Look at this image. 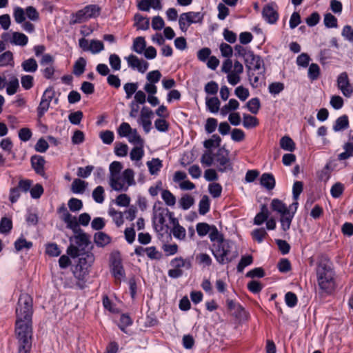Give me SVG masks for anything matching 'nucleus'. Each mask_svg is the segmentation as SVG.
I'll use <instances>...</instances> for the list:
<instances>
[{
  "mask_svg": "<svg viewBox=\"0 0 353 353\" xmlns=\"http://www.w3.org/2000/svg\"><path fill=\"white\" fill-rule=\"evenodd\" d=\"M74 277L77 279L76 285L79 289H83L85 287V276L87 272L83 270V267L77 265L73 272Z\"/></svg>",
  "mask_w": 353,
  "mask_h": 353,
  "instance_id": "obj_19",
  "label": "nucleus"
},
{
  "mask_svg": "<svg viewBox=\"0 0 353 353\" xmlns=\"http://www.w3.org/2000/svg\"><path fill=\"white\" fill-rule=\"evenodd\" d=\"M94 201L97 203H102L105 200V190L104 188L99 185L94 189L92 194Z\"/></svg>",
  "mask_w": 353,
  "mask_h": 353,
  "instance_id": "obj_42",
  "label": "nucleus"
},
{
  "mask_svg": "<svg viewBox=\"0 0 353 353\" xmlns=\"http://www.w3.org/2000/svg\"><path fill=\"white\" fill-rule=\"evenodd\" d=\"M221 142V137L217 134H213L210 139L203 142V145L206 149L210 150L214 147H219Z\"/></svg>",
  "mask_w": 353,
  "mask_h": 353,
  "instance_id": "obj_45",
  "label": "nucleus"
},
{
  "mask_svg": "<svg viewBox=\"0 0 353 353\" xmlns=\"http://www.w3.org/2000/svg\"><path fill=\"white\" fill-rule=\"evenodd\" d=\"M33 301L28 294H21L16 308L15 335L18 353H30L32 340Z\"/></svg>",
  "mask_w": 353,
  "mask_h": 353,
  "instance_id": "obj_1",
  "label": "nucleus"
},
{
  "mask_svg": "<svg viewBox=\"0 0 353 353\" xmlns=\"http://www.w3.org/2000/svg\"><path fill=\"white\" fill-rule=\"evenodd\" d=\"M170 224L172 225L171 232L173 236L179 241H184L186 237V230L179 224V220L176 218L172 219V222Z\"/></svg>",
  "mask_w": 353,
  "mask_h": 353,
  "instance_id": "obj_16",
  "label": "nucleus"
},
{
  "mask_svg": "<svg viewBox=\"0 0 353 353\" xmlns=\"http://www.w3.org/2000/svg\"><path fill=\"white\" fill-rule=\"evenodd\" d=\"M86 65V61L84 58L80 57L74 65L73 72L76 76H80L84 72Z\"/></svg>",
  "mask_w": 353,
  "mask_h": 353,
  "instance_id": "obj_53",
  "label": "nucleus"
},
{
  "mask_svg": "<svg viewBox=\"0 0 353 353\" xmlns=\"http://www.w3.org/2000/svg\"><path fill=\"white\" fill-rule=\"evenodd\" d=\"M212 252L216 261L221 265L229 263L239 256L235 244L226 239L219 243H214Z\"/></svg>",
  "mask_w": 353,
  "mask_h": 353,
  "instance_id": "obj_3",
  "label": "nucleus"
},
{
  "mask_svg": "<svg viewBox=\"0 0 353 353\" xmlns=\"http://www.w3.org/2000/svg\"><path fill=\"white\" fill-rule=\"evenodd\" d=\"M259 125V121L256 117L248 114L243 115V125L247 129L256 127Z\"/></svg>",
  "mask_w": 353,
  "mask_h": 353,
  "instance_id": "obj_37",
  "label": "nucleus"
},
{
  "mask_svg": "<svg viewBox=\"0 0 353 353\" xmlns=\"http://www.w3.org/2000/svg\"><path fill=\"white\" fill-rule=\"evenodd\" d=\"M221 71L228 74V83L235 85L241 81L240 75L243 72V66L239 61H235L233 64L232 60L228 58L223 62Z\"/></svg>",
  "mask_w": 353,
  "mask_h": 353,
  "instance_id": "obj_5",
  "label": "nucleus"
},
{
  "mask_svg": "<svg viewBox=\"0 0 353 353\" xmlns=\"http://www.w3.org/2000/svg\"><path fill=\"white\" fill-rule=\"evenodd\" d=\"M19 88V80L17 77H14L10 79L7 85L6 92L8 95H13L17 92Z\"/></svg>",
  "mask_w": 353,
  "mask_h": 353,
  "instance_id": "obj_55",
  "label": "nucleus"
},
{
  "mask_svg": "<svg viewBox=\"0 0 353 353\" xmlns=\"http://www.w3.org/2000/svg\"><path fill=\"white\" fill-rule=\"evenodd\" d=\"M21 68L24 72L33 73L38 69V64L34 58H29L21 63Z\"/></svg>",
  "mask_w": 353,
  "mask_h": 353,
  "instance_id": "obj_28",
  "label": "nucleus"
},
{
  "mask_svg": "<svg viewBox=\"0 0 353 353\" xmlns=\"http://www.w3.org/2000/svg\"><path fill=\"white\" fill-rule=\"evenodd\" d=\"M294 216V212H290L281 216V227L283 231L285 232L290 229Z\"/></svg>",
  "mask_w": 353,
  "mask_h": 353,
  "instance_id": "obj_32",
  "label": "nucleus"
},
{
  "mask_svg": "<svg viewBox=\"0 0 353 353\" xmlns=\"http://www.w3.org/2000/svg\"><path fill=\"white\" fill-rule=\"evenodd\" d=\"M108 214L112 218L113 221L117 227L121 226L123 223V214L121 212L116 210L114 208L110 207Z\"/></svg>",
  "mask_w": 353,
  "mask_h": 353,
  "instance_id": "obj_33",
  "label": "nucleus"
},
{
  "mask_svg": "<svg viewBox=\"0 0 353 353\" xmlns=\"http://www.w3.org/2000/svg\"><path fill=\"white\" fill-rule=\"evenodd\" d=\"M209 238L214 243H219L225 240L223 234H221L214 225H212V228L209 233Z\"/></svg>",
  "mask_w": 353,
  "mask_h": 353,
  "instance_id": "obj_39",
  "label": "nucleus"
},
{
  "mask_svg": "<svg viewBox=\"0 0 353 353\" xmlns=\"http://www.w3.org/2000/svg\"><path fill=\"white\" fill-rule=\"evenodd\" d=\"M191 24L192 22L187 12L182 13L179 19V25L181 31L186 32Z\"/></svg>",
  "mask_w": 353,
  "mask_h": 353,
  "instance_id": "obj_46",
  "label": "nucleus"
},
{
  "mask_svg": "<svg viewBox=\"0 0 353 353\" xmlns=\"http://www.w3.org/2000/svg\"><path fill=\"white\" fill-rule=\"evenodd\" d=\"M212 228V225H209L207 223L201 222L198 223L196 225V230L198 234V235L200 237H203L208 234H209L210 230Z\"/></svg>",
  "mask_w": 353,
  "mask_h": 353,
  "instance_id": "obj_47",
  "label": "nucleus"
},
{
  "mask_svg": "<svg viewBox=\"0 0 353 353\" xmlns=\"http://www.w3.org/2000/svg\"><path fill=\"white\" fill-rule=\"evenodd\" d=\"M349 128L348 117L345 114L339 117L333 125L334 132H339L347 129Z\"/></svg>",
  "mask_w": 353,
  "mask_h": 353,
  "instance_id": "obj_25",
  "label": "nucleus"
},
{
  "mask_svg": "<svg viewBox=\"0 0 353 353\" xmlns=\"http://www.w3.org/2000/svg\"><path fill=\"white\" fill-rule=\"evenodd\" d=\"M146 47L145 38L138 37L134 39L132 50L138 54H142Z\"/></svg>",
  "mask_w": 353,
  "mask_h": 353,
  "instance_id": "obj_35",
  "label": "nucleus"
},
{
  "mask_svg": "<svg viewBox=\"0 0 353 353\" xmlns=\"http://www.w3.org/2000/svg\"><path fill=\"white\" fill-rule=\"evenodd\" d=\"M281 148L288 152H293L296 148L294 141L288 136H284L280 139Z\"/></svg>",
  "mask_w": 353,
  "mask_h": 353,
  "instance_id": "obj_34",
  "label": "nucleus"
},
{
  "mask_svg": "<svg viewBox=\"0 0 353 353\" xmlns=\"http://www.w3.org/2000/svg\"><path fill=\"white\" fill-rule=\"evenodd\" d=\"M343 149L345 151L338 156L340 161L346 160L353 156V138L344 144Z\"/></svg>",
  "mask_w": 353,
  "mask_h": 353,
  "instance_id": "obj_31",
  "label": "nucleus"
},
{
  "mask_svg": "<svg viewBox=\"0 0 353 353\" xmlns=\"http://www.w3.org/2000/svg\"><path fill=\"white\" fill-rule=\"evenodd\" d=\"M88 185V183L79 179H75L71 185V190L74 194H83Z\"/></svg>",
  "mask_w": 353,
  "mask_h": 353,
  "instance_id": "obj_30",
  "label": "nucleus"
},
{
  "mask_svg": "<svg viewBox=\"0 0 353 353\" xmlns=\"http://www.w3.org/2000/svg\"><path fill=\"white\" fill-rule=\"evenodd\" d=\"M145 253L151 260H160L163 256V254L155 246L145 248Z\"/></svg>",
  "mask_w": 353,
  "mask_h": 353,
  "instance_id": "obj_41",
  "label": "nucleus"
},
{
  "mask_svg": "<svg viewBox=\"0 0 353 353\" xmlns=\"http://www.w3.org/2000/svg\"><path fill=\"white\" fill-rule=\"evenodd\" d=\"M12 228V221L10 219L3 217L0 221V233L8 234Z\"/></svg>",
  "mask_w": 353,
  "mask_h": 353,
  "instance_id": "obj_52",
  "label": "nucleus"
},
{
  "mask_svg": "<svg viewBox=\"0 0 353 353\" xmlns=\"http://www.w3.org/2000/svg\"><path fill=\"white\" fill-rule=\"evenodd\" d=\"M28 42V37L23 33L14 32L12 34V39L10 43L12 44L20 46H24L27 45Z\"/></svg>",
  "mask_w": 353,
  "mask_h": 353,
  "instance_id": "obj_26",
  "label": "nucleus"
},
{
  "mask_svg": "<svg viewBox=\"0 0 353 353\" xmlns=\"http://www.w3.org/2000/svg\"><path fill=\"white\" fill-rule=\"evenodd\" d=\"M147 165L151 174H157L161 168L162 163L159 159H153L147 162Z\"/></svg>",
  "mask_w": 353,
  "mask_h": 353,
  "instance_id": "obj_48",
  "label": "nucleus"
},
{
  "mask_svg": "<svg viewBox=\"0 0 353 353\" xmlns=\"http://www.w3.org/2000/svg\"><path fill=\"white\" fill-rule=\"evenodd\" d=\"M248 76L253 88H260L265 81V68L256 71H248Z\"/></svg>",
  "mask_w": 353,
  "mask_h": 353,
  "instance_id": "obj_13",
  "label": "nucleus"
},
{
  "mask_svg": "<svg viewBox=\"0 0 353 353\" xmlns=\"http://www.w3.org/2000/svg\"><path fill=\"white\" fill-rule=\"evenodd\" d=\"M21 83L24 90H30L34 86V77L29 74L22 75Z\"/></svg>",
  "mask_w": 353,
  "mask_h": 353,
  "instance_id": "obj_63",
  "label": "nucleus"
},
{
  "mask_svg": "<svg viewBox=\"0 0 353 353\" xmlns=\"http://www.w3.org/2000/svg\"><path fill=\"white\" fill-rule=\"evenodd\" d=\"M234 51L235 56L243 57L244 60H245L248 57H250V54L253 53L252 51L241 45H236L234 46Z\"/></svg>",
  "mask_w": 353,
  "mask_h": 353,
  "instance_id": "obj_61",
  "label": "nucleus"
},
{
  "mask_svg": "<svg viewBox=\"0 0 353 353\" xmlns=\"http://www.w3.org/2000/svg\"><path fill=\"white\" fill-rule=\"evenodd\" d=\"M320 75V68L316 63H312L308 68L307 76L311 81L316 80Z\"/></svg>",
  "mask_w": 353,
  "mask_h": 353,
  "instance_id": "obj_60",
  "label": "nucleus"
},
{
  "mask_svg": "<svg viewBox=\"0 0 353 353\" xmlns=\"http://www.w3.org/2000/svg\"><path fill=\"white\" fill-rule=\"evenodd\" d=\"M111 238L102 232H96L94 235V242L98 247H104L110 243Z\"/></svg>",
  "mask_w": 353,
  "mask_h": 353,
  "instance_id": "obj_23",
  "label": "nucleus"
},
{
  "mask_svg": "<svg viewBox=\"0 0 353 353\" xmlns=\"http://www.w3.org/2000/svg\"><path fill=\"white\" fill-rule=\"evenodd\" d=\"M14 245L16 252H19L23 250H29L32 248L33 243L27 241L23 236H20L15 241Z\"/></svg>",
  "mask_w": 353,
  "mask_h": 353,
  "instance_id": "obj_24",
  "label": "nucleus"
},
{
  "mask_svg": "<svg viewBox=\"0 0 353 353\" xmlns=\"http://www.w3.org/2000/svg\"><path fill=\"white\" fill-rule=\"evenodd\" d=\"M196 261L203 267H209L212 265V260L209 254L200 253L196 256Z\"/></svg>",
  "mask_w": 353,
  "mask_h": 353,
  "instance_id": "obj_50",
  "label": "nucleus"
},
{
  "mask_svg": "<svg viewBox=\"0 0 353 353\" xmlns=\"http://www.w3.org/2000/svg\"><path fill=\"white\" fill-rule=\"evenodd\" d=\"M8 65H14L13 54L9 50L0 54V67Z\"/></svg>",
  "mask_w": 353,
  "mask_h": 353,
  "instance_id": "obj_36",
  "label": "nucleus"
},
{
  "mask_svg": "<svg viewBox=\"0 0 353 353\" xmlns=\"http://www.w3.org/2000/svg\"><path fill=\"white\" fill-rule=\"evenodd\" d=\"M253 258L251 255L243 256L237 265V271L242 272L245 267L251 265Z\"/></svg>",
  "mask_w": 353,
  "mask_h": 353,
  "instance_id": "obj_62",
  "label": "nucleus"
},
{
  "mask_svg": "<svg viewBox=\"0 0 353 353\" xmlns=\"http://www.w3.org/2000/svg\"><path fill=\"white\" fill-rule=\"evenodd\" d=\"M267 236L268 233L263 228L254 229L252 232V239L256 241L259 243H262Z\"/></svg>",
  "mask_w": 353,
  "mask_h": 353,
  "instance_id": "obj_58",
  "label": "nucleus"
},
{
  "mask_svg": "<svg viewBox=\"0 0 353 353\" xmlns=\"http://www.w3.org/2000/svg\"><path fill=\"white\" fill-rule=\"evenodd\" d=\"M139 85L138 83H126L123 85V89L125 92V98L129 99L132 96L137 92Z\"/></svg>",
  "mask_w": 353,
  "mask_h": 353,
  "instance_id": "obj_56",
  "label": "nucleus"
},
{
  "mask_svg": "<svg viewBox=\"0 0 353 353\" xmlns=\"http://www.w3.org/2000/svg\"><path fill=\"white\" fill-rule=\"evenodd\" d=\"M210 200L207 196H203L199 201V212L201 215L205 214L210 210Z\"/></svg>",
  "mask_w": 353,
  "mask_h": 353,
  "instance_id": "obj_59",
  "label": "nucleus"
},
{
  "mask_svg": "<svg viewBox=\"0 0 353 353\" xmlns=\"http://www.w3.org/2000/svg\"><path fill=\"white\" fill-rule=\"evenodd\" d=\"M161 198L168 206H174L176 203V197L168 190H162Z\"/></svg>",
  "mask_w": 353,
  "mask_h": 353,
  "instance_id": "obj_44",
  "label": "nucleus"
},
{
  "mask_svg": "<svg viewBox=\"0 0 353 353\" xmlns=\"http://www.w3.org/2000/svg\"><path fill=\"white\" fill-rule=\"evenodd\" d=\"M220 101L217 97L206 99L207 109L212 113H216L219 110Z\"/></svg>",
  "mask_w": 353,
  "mask_h": 353,
  "instance_id": "obj_40",
  "label": "nucleus"
},
{
  "mask_svg": "<svg viewBox=\"0 0 353 353\" xmlns=\"http://www.w3.org/2000/svg\"><path fill=\"white\" fill-rule=\"evenodd\" d=\"M31 165L35 172L44 177L46 176V172L44 166L46 164V160L44 157L40 155H33L30 159Z\"/></svg>",
  "mask_w": 353,
  "mask_h": 353,
  "instance_id": "obj_15",
  "label": "nucleus"
},
{
  "mask_svg": "<svg viewBox=\"0 0 353 353\" xmlns=\"http://www.w3.org/2000/svg\"><path fill=\"white\" fill-rule=\"evenodd\" d=\"M246 107L252 114H257L261 107L260 100L256 97L252 98L247 102Z\"/></svg>",
  "mask_w": 353,
  "mask_h": 353,
  "instance_id": "obj_54",
  "label": "nucleus"
},
{
  "mask_svg": "<svg viewBox=\"0 0 353 353\" xmlns=\"http://www.w3.org/2000/svg\"><path fill=\"white\" fill-rule=\"evenodd\" d=\"M323 22L327 28H337V19L331 13H327L324 15Z\"/></svg>",
  "mask_w": 353,
  "mask_h": 353,
  "instance_id": "obj_64",
  "label": "nucleus"
},
{
  "mask_svg": "<svg viewBox=\"0 0 353 353\" xmlns=\"http://www.w3.org/2000/svg\"><path fill=\"white\" fill-rule=\"evenodd\" d=\"M153 216L152 221L154 224H157L156 228H159V230L162 231L165 224L166 219H169L170 223L172 222L174 217V212H170L169 209L164 206L162 202L157 201L153 205Z\"/></svg>",
  "mask_w": 353,
  "mask_h": 353,
  "instance_id": "obj_4",
  "label": "nucleus"
},
{
  "mask_svg": "<svg viewBox=\"0 0 353 353\" xmlns=\"http://www.w3.org/2000/svg\"><path fill=\"white\" fill-rule=\"evenodd\" d=\"M170 265L173 268L168 270V276L172 279H178L183 274L181 270L182 268H185L187 270L192 268V259L190 258L183 259L181 256L176 257L171 260Z\"/></svg>",
  "mask_w": 353,
  "mask_h": 353,
  "instance_id": "obj_6",
  "label": "nucleus"
},
{
  "mask_svg": "<svg viewBox=\"0 0 353 353\" xmlns=\"http://www.w3.org/2000/svg\"><path fill=\"white\" fill-rule=\"evenodd\" d=\"M134 27L137 30H147L150 28V19L143 17L139 13H136L134 16Z\"/></svg>",
  "mask_w": 353,
  "mask_h": 353,
  "instance_id": "obj_17",
  "label": "nucleus"
},
{
  "mask_svg": "<svg viewBox=\"0 0 353 353\" xmlns=\"http://www.w3.org/2000/svg\"><path fill=\"white\" fill-rule=\"evenodd\" d=\"M263 19L270 24H274L279 19L277 6L275 3L271 2L265 5L262 10Z\"/></svg>",
  "mask_w": 353,
  "mask_h": 353,
  "instance_id": "obj_11",
  "label": "nucleus"
},
{
  "mask_svg": "<svg viewBox=\"0 0 353 353\" xmlns=\"http://www.w3.org/2000/svg\"><path fill=\"white\" fill-rule=\"evenodd\" d=\"M112 274L116 280L121 281L125 278V271L119 261H114L112 264Z\"/></svg>",
  "mask_w": 353,
  "mask_h": 353,
  "instance_id": "obj_22",
  "label": "nucleus"
},
{
  "mask_svg": "<svg viewBox=\"0 0 353 353\" xmlns=\"http://www.w3.org/2000/svg\"><path fill=\"white\" fill-rule=\"evenodd\" d=\"M54 96L55 91L53 87L50 86L45 90L42 94L41 101L37 108V116L39 118H41L48 110L50 102Z\"/></svg>",
  "mask_w": 353,
  "mask_h": 353,
  "instance_id": "obj_8",
  "label": "nucleus"
},
{
  "mask_svg": "<svg viewBox=\"0 0 353 353\" xmlns=\"http://www.w3.org/2000/svg\"><path fill=\"white\" fill-rule=\"evenodd\" d=\"M128 65L132 70H137L141 73H144L148 70L149 63L143 59H139L136 55L131 54L125 58Z\"/></svg>",
  "mask_w": 353,
  "mask_h": 353,
  "instance_id": "obj_12",
  "label": "nucleus"
},
{
  "mask_svg": "<svg viewBox=\"0 0 353 353\" xmlns=\"http://www.w3.org/2000/svg\"><path fill=\"white\" fill-rule=\"evenodd\" d=\"M99 137L102 142L106 145H110L114 139V134L112 131L104 130L99 133Z\"/></svg>",
  "mask_w": 353,
  "mask_h": 353,
  "instance_id": "obj_57",
  "label": "nucleus"
},
{
  "mask_svg": "<svg viewBox=\"0 0 353 353\" xmlns=\"http://www.w3.org/2000/svg\"><path fill=\"white\" fill-rule=\"evenodd\" d=\"M270 207L272 211L277 212L280 216L290 212L286 205L279 199H273Z\"/></svg>",
  "mask_w": 353,
  "mask_h": 353,
  "instance_id": "obj_21",
  "label": "nucleus"
},
{
  "mask_svg": "<svg viewBox=\"0 0 353 353\" xmlns=\"http://www.w3.org/2000/svg\"><path fill=\"white\" fill-rule=\"evenodd\" d=\"M101 13V8L96 4H90L79 10L75 14V23H81L91 18H97Z\"/></svg>",
  "mask_w": 353,
  "mask_h": 353,
  "instance_id": "obj_7",
  "label": "nucleus"
},
{
  "mask_svg": "<svg viewBox=\"0 0 353 353\" xmlns=\"http://www.w3.org/2000/svg\"><path fill=\"white\" fill-rule=\"evenodd\" d=\"M270 212L266 205H261L260 212L257 213L254 219V224L261 225L269 218Z\"/></svg>",
  "mask_w": 353,
  "mask_h": 353,
  "instance_id": "obj_20",
  "label": "nucleus"
},
{
  "mask_svg": "<svg viewBox=\"0 0 353 353\" xmlns=\"http://www.w3.org/2000/svg\"><path fill=\"white\" fill-rule=\"evenodd\" d=\"M337 87L343 96L350 98L353 94V86L346 72H341L337 77Z\"/></svg>",
  "mask_w": 353,
  "mask_h": 353,
  "instance_id": "obj_10",
  "label": "nucleus"
},
{
  "mask_svg": "<svg viewBox=\"0 0 353 353\" xmlns=\"http://www.w3.org/2000/svg\"><path fill=\"white\" fill-rule=\"evenodd\" d=\"M94 261V254L92 252H85L81 254L79 258V265L83 267V265L90 266Z\"/></svg>",
  "mask_w": 353,
  "mask_h": 353,
  "instance_id": "obj_49",
  "label": "nucleus"
},
{
  "mask_svg": "<svg viewBox=\"0 0 353 353\" xmlns=\"http://www.w3.org/2000/svg\"><path fill=\"white\" fill-rule=\"evenodd\" d=\"M127 137L130 143L136 145L143 146V140L139 134L137 129H133L132 132H130Z\"/></svg>",
  "mask_w": 353,
  "mask_h": 353,
  "instance_id": "obj_43",
  "label": "nucleus"
},
{
  "mask_svg": "<svg viewBox=\"0 0 353 353\" xmlns=\"http://www.w3.org/2000/svg\"><path fill=\"white\" fill-rule=\"evenodd\" d=\"M316 281L322 294H330L336 287V273L332 261L327 256H322L316 263Z\"/></svg>",
  "mask_w": 353,
  "mask_h": 353,
  "instance_id": "obj_2",
  "label": "nucleus"
},
{
  "mask_svg": "<svg viewBox=\"0 0 353 353\" xmlns=\"http://www.w3.org/2000/svg\"><path fill=\"white\" fill-rule=\"evenodd\" d=\"M89 240L85 233H81L74 236V243L81 251L89 245Z\"/></svg>",
  "mask_w": 353,
  "mask_h": 353,
  "instance_id": "obj_38",
  "label": "nucleus"
},
{
  "mask_svg": "<svg viewBox=\"0 0 353 353\" xmlns=\"http://www.w3.org/2000/svg\"><path fill=\"white\" fill-rule=\"evenodd\" d=\"M214 162L218 165V170L223 172L230 165L229 152L225 148H219L216 153H214Z\"/></svg>",
  "mask_w": 353,
  "mask_h": 353,
  "instance_id": "obj_9",
  "label": "nucleus"
},
{
  "mask_svg": "<svg viewBox=\"0 0 353 353\" xmlns=\"http://www.w3.org/2000/svg\"><path fill=\"white\" fill-rule=\"evenodd\" d=\"M260 184L268 190H273L276 184L274 175L271 173H263L260 178Z\"/></svg>",
  "mask_w": 353,
  "mask_h": 353,
  "instance_id": "obj_18",
  "label": "nucleus"
},
{
  "mask_svg": "<svg viewBox=\"0 0 353 353\" xmlns=\"http://www.w3.org/2000/svg\"><path fill=\"white\" fill-rule=\"evenodd\" d=\"M245 62L248 71H256L265 68L263 60L254 52L245 60Z\"/></svg>",
  "mask_w": 353,
  "mask_h": 353,
  "instance_id": "obj_14",
  "label": "nucleus"
},
{
  "mask_svg": "<svg viewBox=\"0 0 353 353\" xmlns=\"http://www.w3.org/2000/svg\"><path fill=\"white\" fill-rule=\"evenodd\" d=\"M117 176V177L115 179L116 183L114 185L112 183V181H111V178H110L109 183H110V185L111 186V188L114 190L117 191V192L127 191L128 186H126V182L125 181L124 178L122 176V174L121 175L119 174V176Z\"/></svg>",
  "mask_w": 353,
  "mask_h": 353,
  "instance_id": "obj_27",
  "label": "nucleus"
},
{
  "mask_svg": "<svg viewBox=\"0 0 353 353\" xmlns=\"http://www.w3.org/2000/svg\"><path fill=\"white\" fill-rule=\"evenodd\" d=\"M46 253L50 256L56 257L60 255L61 250L55 243H49L46 245Z\"/></svg>",
  "mask_w": 353,
  "mask_h": 353,
  "instance_id": "obj_51",
  "label": "nucleus"
},
{
  "mask_svg": "<svg viewBox=\"0 0 353 353\" xmlns=\"http://www.w3.org/2000/svg\"><path fill=\"white\" fill-rule=\"evenodd\" d=\"M123 168L122 164L119 161H113L110 165V178H111V181L114 183H116L115 179L121 173V171Z\"/></svg>",
  "mask_w": 353,
  "mask_h": 353,
  "instance_id": "obj_29",
  "label": "nucleus"
}]
</instances>
